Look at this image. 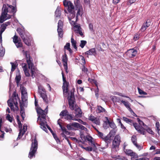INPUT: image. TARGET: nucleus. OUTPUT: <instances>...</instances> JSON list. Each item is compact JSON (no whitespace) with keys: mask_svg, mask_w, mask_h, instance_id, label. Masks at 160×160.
<instances>
[{"mask_svg":"<svg viewBox=\"0 0 160 160\" xmlns=\"http://www.w3.org/2000/svg\"><path fill=\"white\" fill-rule=\"evenodd\" d=\"M17 31L20 35L24 43L28 46H31V42L32 41V38L28 34H25V36L23 33V30L20 28H18Z\"/></svg>","mask_w":160,"mask_h":160,"instance_id":"nucleus-1","label":"nucleus"},{"mask_svg":"<svg viewBox=\"0 0 160 160\" xmlns=\"http://www.w3.org/2000/svg\"><path fill=\"white\" fill-rule=\"evenodd\" d=\"M38 147V142L37 140L36 137L35 136L34 140L32 141L28 157L30 159H32L33 156L35 157V153L37 151Z\"/></svg>","mask_w":160,"mask_h":160,"instance_id":"nucleus-2","label":"nucleus"},{"mask_svg":"<svg viewBox=\"0 0 160 160\" xmlns=\"http://www.w3.org/2000/svg\"><path fill=\"white\" fill-rule=\"evenodd\" d=\"M12 4L13 6L8 4H3L2 8L3 9L6 10V11H7L8 12L13 13V16H14L17 11L16 0H13Z\"/></svg>","mask_w":160,"mask_h":160,"instance_id":"nucleus-3","label":"nucleus"},{"mask_svg":"<svg viewBox=\"0 0 160 160\" xmlns=\"http://www.w3.org/2000/svg\"><path fill=\"white\" fill-rule=\"evenodd\" d=\"M25 58L27 63L28 68L29 69H31V73L32 74V78H34L35 75H34V68H32L33 66V62L32 59V57L30 56L29 52L26 51L25 53Z\"/></svg>","mask_w":160,"mask_h":160,"instance_id":"nucleus-4","label":"nucleus"},{"mask_svg":"<svg viewBox=\"0 0 160 160\" xmlns=\"http://www.w3.org/2000/svg\"><path fill=\"white\" fill-rule=\"evenodd\" d=\"M63 4L65 7H68V11L72 18L75 16L76 12L74 11V7L72 3L69 1L64 0L63 1Z\"/></svg>","mask_w":160,"mask_h":160,"instance_id":"nucleus-5","label":"nucleus"},{"mask_svg":"<svg viewBox=\"0 0 160 160\" xmlns=\"http://www.w3.org/2000/svg\"><path fill=\"white\" fill-rule=\"evenodd\" d=\"M46 117V114L44 113L40 115H39L38 118V120L39 119L41 122L40 124V128L43 131L47 132H48V131L46 128V125L48 124H47Z\"/></svg>","mask_w":160,"mask_h":160,"instance_id":"nucleus-6","label":"nucleus"},{"mask_svg":"<svg viewBox=\"0 0 160 160\" xmlns=\"http://www.w3.org/2000/svg\"><path fill=\"white\" fill-rule=\"evenodd\" d=\"M121 142V138L118 135L115 136L112 142V148L114 149L116 152L119 150V146Z\"/></svg>","mask_w":160,"mask_h":160,"instance_id":"nucleus-7","label":"nucleus"},{"mask_svg":"<svg viewBox=\"0 0 160 160\" xmlns=\"http://www.w3.org/2000/svg\"><path fill=\"white\" fill-rule=\"evenodd\" d=\"M62 80L63 82V85L62 86L63 89V94L64 95L69 94V91L68 90V83L67 82L66 78L65 77L64 73L62 71Z\"/></svg>","mask_w":160,"mask_h":160,"instance_id":"nucleus-8","label":"nucleus"},{"mask_svg":"<svg viewBox=\"0 0 160 160\" xmlns=\"http://www.w3.org/2000/svg\"><path fill=\"white\" fill-rule=\"evenodd\" d=\"M63 23L62 21L60 20H59L58 25L57 32L59 38H62L63 37Z\"/></svg>","mask_w":160,"mask_h":160,"instance_id":"nucleus-9","label":"nucleus"},{"mask_svg":"<svg viewBox=\"0 0 160 160\" xmlns=\"http://www.w3.org/2000/svg\"><path fill=\"white\" fill-rule=\"evenodd\" d=\"M28 93L21 94L22 102L19 100L20 105L21 103L24 107L26 108L28 104Z\"/></svg>","mask_w":160,"mask_h":160,"instance_id":"nucleus-10","label":"nucleus"},{"mask_svg":"<svg viewBox=\"0 0 160 160\" xmlns=\"http://www.w3.org/2000/svg\"><path fill=\"white\" fill-rule=\"evenodd\" d=\"M137 53V50L133 48L128 50L125 53L130 58H133L134 57Z\"/></svg>","mask_w":160,"mask_h":160,"instance_id":"nucleus-11","label":"nucleus"},{"mask_svg":"<svg viewBox=\"0 0 160 160\" xmlns=\"http://www.w3.org/2000/svg\"><path fill=\"white\" fill-rule=\"evenodd\" d=\"M132 125L136 130L140 133L145 135L146 132L144 130V128L141 127L136 122H133Z\"/></svg>","mask_w":160,"mask_h":160,"instance_id":"nucleus-12","label":"nucleus"},{"mask_svg":"<svg viewBox=\"0 0 160 160\" xmlns=\"http://www.w3.org/2000/svg\"><path fill=\"white\" fill-rule=\"evenodd\" d=\"M111 135L110 136L108 134L107 136L103 137L102 139L105 142V147L102 148L103 149H104L108 147L109 143H110L111 142Z\"/></svg>","mask_w":160,"mask_h":160,"instance_id":"nucleus-13","label":"nucleus"},{"mask_svg":"<svg viewBox=\"0 0 160 160\" xmlns=\"http://www.w3.org/2000/svg\"><path fill=\"white\" fill-rule=\"evenodd\" d=\"M39 93L40 96L42 98L43 100L45 102H48L47 95L45 92L42 89H40L38 87Z\"/></svg>","mask_w":160,"mask_h":160,"instance_id":"nucleus-14","label":"nucleus"},{"mask_svg":"<svg viewBox=\"0 0 160 160\" xmlns=\"http://www.w3.org/2000/svg\"><path fill=\"white\" fill-rule=\"evenodd\" d=\"M18 37L16 35H15L13 37V42L15 44V45L17 48H18L22 47V43L20 41H18Z\"/></svg>","mask_w":160,"mask_h":160,"instance_id":"nucleus-15","label":"nucleus"},{"mask_svg":"<svg viewBox=\"0 0 160 160\" xmlns=\"http://www.w3.org/2000/svg\"><path fill=\"white\" fill-rule=\"evenodd\" d=\"M68 104L70 109L72 110L74 109V105L75 103V98H68Z\"/></svg>","mask_w":160,"mask_h":160,"instance_id":"nucleus-16","label":"nucleus"},{"mask_svg":"<svg viewBox=\"0 0 160 160\" xmlns=\"http://www.w3.org/2000/svg\"><path fill=\"white\" fill-rule=\"evenodd\" d=\"M10 64L12 66V68L11 69V72L10 73V78L9 79V81H10V80H11L12 72H13L15 70V69H16V68L18 66V65L17 63L16 62H11Z\"/></svg>","mask_w":160,"mask_h":160,"instance_id":"nucleus-17","label":"nucleus"},{"mask_svg":"<svg viewBox=\"0 0 160 160\" xmlns=\"http://www.w3.org/2000/svg\"><path fill=\"white\" fill-rule=\"evenodd\" d=\"M46 127H47V128L50 131V132L51 133L57 142V143H58V142H60V141L58 138L57 134L53 132V131H52V129L48 125H46Z\"/></svg>","mask_w":160,"mask_h":160,"instance_id":"nucleus-18","label":"nucleus"},{"mask_svg":"<svg viewBox=\"0 0 160 160\" xmlns=\"http://www.w3.org/2000/svg\"><path fill=\"white\" fill-rule=\"evenodd\" d=\"M77 10H78V11L76 13V22H77L78 19V16L79 15L81 17H82L83 13L82 7L77 8Z\"/></svg>","mask_w":160,"mask_h":160,"instance_id":"nucleus-19","label":"nucleus"},{"mask_svg":"<svg viewBox=\"0 0 160 160\" xmlns=\"http://www.w3.org/2000/svg\"><path fill=\"white\" fill-rule=\"evenodd\" d=\"M85 53L88 55L94 56H95L97 54L96 51L94 48L89 49L88 51L85 52Z\"/></svg>","mask_w":160,"mask_h":160,"instance_id":"nucleus-20","label":"nucleus"},{"mask_svg":"<svg viewBox=\"0 0 160 160\" xmlns=\"http://www.w3.org/2000/svg\"><path fill=\"white\" fill-rule=\"evenodd\" d=\"M8 11H6V10L3 9L2 8V12L1 16V21H4L6 20L7 15Z\"/></svg>","mask_w":160,"mask_h":160,"instance_id":"nucleus-21","label":"nucleus"},{"mask_svg":"<svg viewBox=\"0 0 160 160\" xmlns=\"http://www.w3.org/2000/svg\"><path fill=\"white\" fill-rule=\"evenodd\" d=\"M22 104L20 103V113L21 114V117H22V120H24L25 115L24 109V107Z\"/></svg>","mask_w":160,"mask_h":160,"instance_id":"nucleus-22","label":"nucleus"},{"mask_svg":"<svg viewBox=\"0 0 160 160\" xmlns=\"http://www.w3.org/2000/svg\"><path fill=\"white\" fill-rule=\"evenodd\" d=\"M75 116L77 117H81L82 116V112L80 108H78L75 110Z\"/></svg>","mask_w":160,"mask_h":160,"instance_id":"nucleus-23","label":"nucleus"},{"mask_svg":"<svg viewBox=\"0 0 160 160\" xmlns=\"http://www.w3.org/2000/svg\"><path fill=\"white\" fill-rule=\"evenodd\" d=\"M76 123H77V122H74L73 123H71L69 124H68L67 125V128L68 130H76V129H74V128L72 127H73L76 128V126L74 125L76 124Z\"/></svg>","mask_w":160,"mask_h":160,"instance_id":"nucleus-24","label":"nucleus"},{"mask_svg":"<svg viewBox=\"0 0 160 160\" xmlns=\"http://www.w3.org/2000/svg\"><path fill=\"white\" fill-rule=\"evenodd\" d=\"M1 29L0 30V43H2V34L6 29V28L3 24L1 25Z\"/></svg>","mask_w":160,"mask_h":160,"instance_id":"nucleus-25","label":"nucleus"},{"mask_svg":"<svg viewBox=\"0 0 160 160\" xmlns=\"http://www.w3.org/2000/svg\"><path fill=\"white\" fill-rule=\"evenodd\" d=\"M68 57H67V54L66 53V52H65L64 54L62 55V60L64 62L63 65L68 64Z\"/></svg>","mask_w":160,"mask_h":160,"instance_id":"nucleus-26","label":"nucleus"},{"mask_svg":"<svg viewBox=\"0 0 160 160\" xmlns=\"http://www.w3.org/2000/svg\"><path fill=\"white\" fill-rule=\"evenodd\" d=\"M74 125L76 126V128H79L81 129L84 130L85 131H88V129L87 128L78 122H77V123H76V124Z\"/></svg>","mask_w":160,"mask_h":160,"instance_id":"nucleus-27","label":"nucleus"},{"mask_svg":"<svg viewBox=\"0 0 160 160\" xmlns=\"http://www.w3.org/2000/svg\"><path fill=\"white\" fill-rule=\"evenodd\" d=\"M60 7L58 6L55 11V17L58 18L60 17L61 15V12L60 10Z\"/></svg>","mask_w":160,"mask_h":160,"instance_id":"nucleus-28","label":"nucleus"},{"mask_svg":"<svg viewBox=\"0 0 160 160\" xmlns=\"http://www.w3.org/2000/svg\"><path fill=\"white\" fill-rule=\"evenodd\" d=\"M65 118L68 120H72L74 121L77 120V119L73 117V115L70 114H67V115L65 117Z\"/></svg>","mask_w":160,"mask_h":160,"instance_id":"nucleus-29","label":"nucleus"},{"mask_svg":"<svg viewBox=\"0 0 160 160\" xmlns=\"http://www.w3.org/2000/svg\"><path fill=\"white\" fill-rule=\"evenodd\" d=\"M71 42L72 46L73 47L76 51H77L78 48L77 47V42L72 37L71 38Z\"/></svg>","mask_w":160,"mask_h":160,"instance_id":"nucleus-30","label":"nucleus"},{"mask_svg":"<svg viewBox=\"0 0 160 160\" xmlns=\"http://www.w3.org/2000/svg\"><path fill=\"white\" fill-rule=\"evenodd\" d=\"M74 4L76 9H77V8L82 7V5L80 3V0H76V1H74Z\"/></svg>","mask_w":160,"mask_h":160,"instance_id":"nucleus-31","label":"nucleus"},{"mask_svg":"<svg viewBox=\"0 0 160 160\" xmlns=\"http://www.w3.org/2000/svg\"><path fill=\"white\" fill-rule=\"evenodd\" d=\"M105 111V109L102 107L101 106H98V108L96 110L97 113H100L102 112H104Z\"/></svg>","mask_w":160,"mask_h":160,"instance_id":"nucleus-32","label":"nucleus"},{"mask_svg":"<svg viewBox=\"0 0 160 160\" xmlns=\"http://www.w3.org/2000/svg\"><path fill=\"white\" fill-rule=\"evenodd\" d=\"M144 131L145 130H146L148 133L152 135H154V132L152 130L151 128L147 125L146 126L145 128H144Z\"/></svg>","mask_w":160,"mask_h":160,"instance_id":"nucleus-33","label":"nucleus"},{"mask_svg":"<svg viewBox=\"0 0 160 160\" xmlns=\"http://www.w3.org/2000/svg\"><path fill=\"white\" fill-rule=\"evenodd\" d=\"M1 43V47L0 48V57H3L5 54V49L2 47V44Z\"/></svg>","mask_w":160,"mask_h":160,"instance_id":"nucleus-34","label":"nucleus"},{"mask_svg":"<svg viewBox=\"0 0 160 160\" xmlns=\"http://www.w3.org/2000/svg\"><path fill=\"white\" fill-rule=\"evenodd\" d=\"M20 89L21 91V94L27 93L26 88L22 84L20 85Z\"/></svg>","mask_w":160,"mask_h":160,"instance_id":"nucleus-35","label":"nucleus"},{"mask_svg":"<svg viewBox=\"0 0 160 160\" xmlns=\"http://www.w3.org/2000/svg\"><path fill=\"white\" fill-rule=\"evenodd\" d=\"M123 120L125 122H126L128 123H129L131 125H132V124L133 123V122L132 120L130 119H129L128 118L125 117H123Z\"/></svg>","mask_w":160,"mask_h":160,"instance_id":"nucleus-36","label":"nucleus"},{"mask_svg":"<svg viewBox=\"0 0 160 160\" xmlns=\"http://www.w3.org/2000/svg\"><path fill=\"white\" fill-rule=\"evenodd\" d=\"M111 99L113 102L115 101V102H119L121 101L120 98L116 96H112L111 98Z\"/></svg>","mask_w":160,"mask_h":160,"instance_id":"nucleus-37","label":"nucleus"},{"mask_svg":"<svg viewBox=\"0 0 160 160\" xmlns=\"http://www.w3.org/2000/svg\"><path fill=\"white\" fill-rule=\"evenodd\" d=\"M105 118H106V121L104 122V123H105L106 126H105L104 125H103V127L107 129L109 127L108 126H107V125H108V124H109L112 121H109L108 117H105Z\"/></svg>","mask_w":160,"mask_h":160,"instance_id":"nucleus-38","label":"nucleus"},{"mask_svg":"<svg viewBox=\"0 0 160 160\" xmlns=\"http://www.w3.org/2000/svg\"><path fill=\"white\" fill-rule=\"evenodd\" d=\"M68 113V111L65 109L62 110L60 113L59 115L63 117L65 116V117Z\"/></svg>","mask_w":160,"mask_h":160,"instance_id":"nucleus-39","label":"nucleus"},{"mask_svg":"<svg viewBox=\"0 0 160 160\" xmlns=\"http://www.w3.org/2000/svg\"><path fill=\"white\" fill-rule=\"evenodd\" d=\"M37 113L39 115L44 113V111H43L40 107L36 109Z\"/></svg>","mask_w":160,"mask_h":160,"instance_id":"nucleus-40","label":"nucleus"},{"mask_svg":"<svg viewBox=\"0 0 160 160\" xmlns=\"http://www.w3.org/2000/svg\"><path fill=\"white\" fill-rule=\"evenodd\" d=\"M15 79L17 85H18L21 79V76L20 75H17Z\"/></svg>","mask_w":160,"mask_h":160,"instance_id":"nucleus-41","label":"nucleus"},{"mask_svg":"<svg viewBox=\"0 0 160 160\" xmlns=\"http://www.w3.org/2000/svg\"><path fill=\"white\" fill-rule=\"evenodd\" d=\"M91 139H88V140L90 142H91L92 143V144L93 145V151H96L97 150V148L95 146L94 142H93L92 140V137H91Z\"/></svg>","mask_w":160,"mask_h":160,"instance_id":"nucleus-42","label":"nucleus"},{"mask_svg":"<svg viewBox=\"0 0 160 160\" xmlns=\"http://www.w3.org/2000/svg\"><path fill=\"white\" fill-rule=\"evenodd\" d=\"M121 102L124 105L126 108L130 105V104L128 101L122 100L121 101Z\"/></svg>","mask_w":160,"mask_h":160,"instance_id":"nucleus-43","label":"nucleus"},{"mask_svg":"<svg viewBox=\"0 0 160 160\" xmlns=\"http://www.w3.org/2000/svg\"><path fill=\"white\" fill-rule=\"evenodd\" d=\"M87 42V41L85 40H81L79 46L82 48H83L86 45Z\"/></svg>","mask_w":160,"mask_h":160,"instance_id":"nucleus-44","label":"nucleus"},{"mask_svg":"<svg viewBox=\"0 0 160 160\" xmlns=\"http://www.w3.org/2000/svg\"><path fill=\"white\" fill-rule=\"evenodd\" d=\"M116 132V130L115 129H113L110 131L108 134L110 136L111 135V137H113L115 134Z\"/></svg>","mask_w":160,"mask_h":160,"instance_id":"nucleus-45","label":"nucleus"},{"mask_svg":"<svg viewBox=\"0 0 160 160\" xmlns=\"http://www.w3.org/2000/svg\"><path fill=\"white\" fill-rule=\"evenodd\" d=\"M131 140L134 145L136 144L137 143V137L136 136H132L131 137Z\"/></svg>","mask_w":160,"mask_h":160,"instance_id":"nucleus-46","label":"nucleus"},{"mask_svg":"<svg viewBox=\"0 0 160 160\" xmlns=\"http://www.w3.org/2000/svg\"><path fill=\"white\" fill-rule=\"evenodd\" d=\"M147 28V27H146V24L145 22L144 23L141 27L140 30L141 32H144L145 31Z\"/></svg>","mask_w":160,"mask_h":160,"instance_id":"nucleus-47","label":"nucleus"},{"mask_svg":"<svg viewBox=\"0 0 160 160\" xmlns=\"http://www.w3.org/2000/svg\"><path fill=\"white\" fill-rule=\"evenodd\" d=\"M27 126L26 124H24L23 125V130H23L22 131V136H23L24 134L25 133V132L27 130Z\"/></svg>","mask_w":160,"mask_h":160,"instance_id":"nucleus-48","label":"nucleus"},{"mask_svg":"<svg viewBox=\"0 0 160 160\" xmlns=\"http://www.w3.org/2000/svg\"><path fill=\"white\" fill-rule=\"evenodd\" d=\"M6 118L7 120H8L10 122H12L13 118L12 117H11L10 115L9 114H8L7 115Z\"/></svg>","mask_w":160,"mask_h":160,"instance_id":"nucleus-49","label":"nucleus"},{"mask_svg":"<svg viewBox=\"0 0 160 160\" xmlns=\"http://www.w3.org/2000/svg\"><path fill=\"white\" fill-rule=\"evenodd\" d=\"M110 127L113 129H115L116 128V126L113 121H112L109 124Z\"/></svg>","mask_w":160,"mask_h":160,"instance_id":"nucleus-50","label":"nucleus"},{"mask_svg":"<svg viewBox=\"0 0 160 160\" xmlns=\"http://www.w3.org/2000/svg\"><path fill=\"white\" fill-rule=\"evenodd\" d=\"M132 151L130 149H126L124 150V152L126 154L130 156Z\"/></svg>","mask_w":160,"mask_h":160,"instance_id":"nucleus-51","label":"nucleus"},{"mask_svg":"<svg viewBox=\"0 0 160 160\" xmlns=\"http://www.w3.org/2000/svg\"><path fill=\"white\" fill-rule=\"evenodd\" d=\"M75 89L74 88H73L72 90H71L70 91V95L69 97H68V98H75L74 95V92L75 91Z\"/></svg>","mask_w":160,"mask_h":160,"instance_id":"nucleus-52","label":"nucleus"},{"mask_svg":"<svg viewBox=\"0 0 160 160\" xmlns=\"http://www.w3.org/2000/svg\"><path fill=\"white\" fill-rule=\"evenodd\" d=\"M138 90L139 93L140 94H141V95L143 94L144 95H146L147 94V93L146 92L143 91V90H141V89H140L139 88H138Z\"/></svg>","mask_w":160,"mask_h":160,"instance_id":"nucleus-53","label":"nucleus"},{"mask_svg":"<svg viewBox=\"0 0 160 160\" xmlns=\"http://www.w3.org/2000/svg\"><path fill=\"white\" fill-rule=\"evenodd\" d=\"M12 96L14 98L12 100L13 101H14V99H15L16 100H17L16 98L17 97V98H18V99H19V98L18 97V94H16V92H13L12 95Z\"/></svg>","mask_w":160,"mask_h":160,"instance_id":"nucleus-54","label":"nucleus"},{"mask_svg":"<svg viewBox=\"0 0 160 160\" xmlns=\"http://www.w3.org/2000/svg\"><path fill=\"white\" fill-rule=\"evenodd\" d=\"M22 129H20L19 130V132L18 134V137L17 138V140H18L21 138L22 137Z\"/></svg>","mask_w":160,"mask_h":160,"instance_id":"nucleus-55","label":"nucleus"},{"mask_svg":"<svg viewBox=\"0 0 160 160\" xmlns=\"http://www.w3.org/2000/svg\"><path fill=\"white\" fill-rule=\"evenodd\" d=\"M74 28L75 29V32H76L80 29H81V28L80 26L78 25H75L74 27Z\"/></svg>","mask_w":160,"mask_h":160,"instance_id":"nucleus-56","label":"nucleus"},{"mask_svg":"<svg viewBox=\"0 0 160 160\" xmlns=\"http://www.w3.org/2000/svg\"><path fill=\"white\" fill-rule=\"evenodd\" d=\"M97 132L98 133V137L99 138H101L102 139V138H103L104 137L103 133L102 132H99L98 130H97Z\"/></svg>","mask_w":160,"mask_h":160,"instance_id":"nucleus-57","label":"nucleus"},{"mask_svg":"<svg viewBox=\"0 0 160 160\" xmlns=\"http://www.w3.org/2000/svg\"><path fill=\"white\" fill-rule=\"evenodd\" d=\"M84 149L87 151L91 152L92 151V150H93V148L91 147L88 146L85 147Z\"/></svg>","mask_w":160,"mask_h":160,"instance_id":"nucleus-58","label":"nucleus"},{"mask_svg":"<svg viewBox=\"0 0 160 160\" xmlns=\"http://www.w3.org/2000/svg\"><path fill=\"white\" fill-rule=\"evenodd\" d=\"M94 122L97 125H99L100 124V121L99 119L97 118L94 121Z\"/></svg>","mask_w":160,"mask_h":160,"instance_id":"nucleus-59","label":"nucleus"},{"mask_svg":"<svg viewBox=\"0 0 160 160\" xmlns=\"http://www.w3.org/2000/svg\"><path fill=\"white\" fill-rule=\"evenodd\" d=\"M146 27H148L150 25L151 20L150 19H148L145 22Z\"/></svg>","mask_w":160,"mask_h":160,"instance_id":"nucleus-60","label":"nucleus"},{"mask_svg":"<svg viewBox=\"0 0 160 160\" xmlns=\"http://www.w3.org/2000/svg\"><path fill=\"white\" fill-rule=\"evenodd\" d=\"M70 43L69 42H67L66 43V45L64 46V49H68L69 48H70Z\"/></svg>","mask_w":160,"mask_h":160,"instance_id":"nucleus-61","label":"nucleus"},{"mask_svg":"<svg viewBox=\"0 0 160 160\" xmlns=\"http://www.w3.org/2000/svg\"><path fill=\"white\" fill-rule=\"evenodd\" d=\"M99 88H98V87H97V89L95 91V96L97 98H98L99 94L98 93L99 92Z\"/></svg>","mask_w":160,"mask_h":160,"instance_id":"nucleus-62","label":"nucleus"},{"mask_svg":"<svg viewBox=\"0 0 160 160\" xmlns=\"http://www.w3.org/2000/svg\"><path fill=\"white\" fill-rule=\"evenodd\" d=\"M83 67L82 68V71L85 73H87V72L88 71V70L87 68H86L84 65L83 66Z\"/></svg>","mask_w":160,"mask_h":160,"instance_id":"nucleus-63","label":"nucleus"},{"mask_svg":"<svg viewBox=\"0 0 160 160\" xmlns=\"http://www.w3.org/2000/svg\"><path fill=\"white\" fill-rule=\"evenodd\" d=\"M12 100L11 99H9L7 101V103L8 104V106L10 107V105L11 106V105H13V104L12 102Z\"/></svg>","mask_w":160,"mask_h":160,"instance_id":"nucleus-64","label":"nucleus"}]
</instances>
